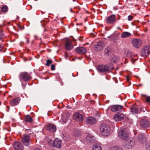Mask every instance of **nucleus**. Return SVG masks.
I'll use <instances>...</instances> for the list:
<instances>
[{"label":"nucleus","mask_w":150,"mask_h":150,"mask_svg":"<svg viewBox=\"0 0 150 150\" xmlns=\"http://www.w3.org/2000/svg\"><path fill=\"white\" fill-rule=\"evenodd\" d=\"M26 131L27 132V133H28V134H30V132H31V130L30 129H26Z\"/></svg>","instance_id":"40"},{"label":"nucleus","mask_w":150,"mask_h":150,"mask_svg":"<svg viewBox=\"0 0 150 150\" xmlns=\"http://www.w3.org/2000/svg\"><path fill=\"white\" fill-rule=\"evenodd\" d=\"M70 11H71V12H72V13H74V11H72V9H71H71H70Z\"/></svg>","instance_id":"45"},{"label":"nucleus","mask_w":150,"mask_h":150,"mask_svg":"<svg viewBox=\"0 0 150 150\" xmlns=\"http://www.w3.org/2000/svg\"><path fill=\"white\" fill-rule=\"evenodd\" d=\"M146 150H150V142L146 144Z\"/></svg>","instance_id":"34"},{"label":"nucleus","mask_w":150,"mask_h":150,"mask_svg":"<svg viewBox=\"0 0 150 150\" xmlns=\"http://www.w3.org/2000/svg\"><path fill=\"white\" fill-rule=\"evenodd\" d=\"M19 78L20 79H22L23 81L27 82L31 79L32 77L29 73L24 72L20 74Z\"/></svg>","instance_id":"3"},{"label":"nucleus","mask_w":150,"mask_h":150,"mask_svg":"<svg viewBox=\"0 0 150 150\" xmlns=\"http://www.w3.org/2000/svg\"><path fill=\"white\" fill-rule=\"evenodd\" d=\"M6 50V49L4 50L3 46H1V45L0 44V51H2L4 52Z\"/></svg>","instance_id":"35"},{"label":"nucleus","mask_w":150,"mask_h":150,"mask_svg":"<svg viewBox=\"0 0 150 150\" xmlns=\"http://www.w3.org/2000/svg\"><path fill=\"white\" fill-rule=\"evenodd\" d=\"M66 121H67V120H66L65 121H64L63 122H64V123H66Z\"/></svg>","instance_id":"47"},{"label":"nucleus","mask_w":150,"mask_h":150,"mask_svg":"<svg viewBox=\"0 0 150 150\" xmlns=\"http://www.w3.org/2000/svg\"><path fill=\"white\" fill-rule=\"evenodd\" d=\"M150 53V46H145L142 49L141 54L142 56H147Z\"/></svg>","instance_id":"6"},{"label":"nucleus","mask_w":150,"mask_h":150,"mask_svg":"<svg viewBox=\"0 0 150 150\" xmlns=\"http://www.w3.org/2000/svg\"><path fill=\"white\" fill-rule=\"evenodd\" d=\"M125 53L126 55L129 57H130L131 56V53L128 50H127L125 52Z\"/></svg>","instance_id":"38"},{"label":"nucleus","mask_w":150,"mask_h":150,"mask_svg":"<svg viewBox=\"0 0 150 150\" xmlns=\"http://www.w3.org/2000/svg\"><path fill=\"white\" fill-rule=\"evenodd\" d=\"M15 150H23V147L21 143L16 142L13 144Z\"/></svg>","instance_id":"20"},{"label":"nucleus","mask_w":150,"mask_h":150,"mask_svg":"<svg viewBox=\"0 0 150 150\" xmlns=\"http://www.w3.org/2000/svg\"><path fill=\"white\" fill-rule=\"evenodd\" d=\"M21 100L20 97H17L12 99L11 101L10 104L12 106H15L19 103Z\"/></svg>","instance_id":"14"},{"label":"nucleus","mask_w":150,"mask_h":150,"mask_svg":"<svg viewBox=\"0 0 150 150\" xmlns=\"http://www.w3.org/2000/svg\"><path fill=\"white\" fill-rule=\"evenodd\" d=\"M110 150H124L123 148L121 146H115L111 147Z\"/></svg>","instance_id":"28"},{"label":"nucleus","mask_w":150,"mask_h":150,"mask_svg":"<svg viewBox=\"0 0 150 150\" xmlns=\"http://www.w3.org/2000/svg\"><path fill=\"white\" fill-rule=\"evenodd\" d=\"M101 44V42H98V44H97V45H96V48H99L100 49L101 48V46L100 45Z\"/></svg>","instance_id":"37"},{"label":"nucleus","mask_w":150,"mask_h":150,"mask_svg":"<svg viewBox=\"0 0 150 150\" xmlns=\"http://www.w3.org/2000/svg\"><path fill=\"white\" fill-rule=\"evenodd\" d=\"M104 52L105 54L108 55L110 53V50H109L108 48H106L105 49Z\"/></svg>","instance_id":"33"},{"label":"nucleus","mask_w":150,"mask_h":150,"mask_svg":"<svg viewBox=\"0 0 150 150\" xmlns=\"http://www.w3.org/2000/svg\"><path fill=\"white\" fill-rule=\"evenodd\" d=\"M52 63V62L51 60L48 59L47 60V63L46 65L47 66H50V64Z\"/></svg>","instance_id":"31"},{"label":"nucleus","mask_w":150,"mask_h":150,"mask_svg":"<svg viewBox=\"0 0 150 150\" xmlns=\"http://www.w3.org/2000/svg\"><path fill=\"white\" fill-rule=\"evenodd\" d=\"M137 138L139 142L141 143H143L146 140V138L144 134L140 133L137 137Z\"/></svg>","instance_id":"16"},{"label":"nucleus","mask_w":150,"mask_h":150,"mask_svg":"<svg viewBox=\"0 0 150 150\" xmlns=\"http://www.w3.org/2000/svg\"><path fill=\"white\" fill-rule=\"evenodd\" d=\"M35 150H41L40 149H39L38 148H37L35 149Z\"/></svg>","instance_id":"46"},{"label":"nucleus","mask_w":150,"mask_h":150,"mask_svg":"<svg viewBox=\"0 0 150 150\" xmlns=\"http://www.w3.org/2000/svg\"><path fill=\"white\" fill-rule=\"evenodd\" d=\"M124 115L121 113H118L114 115V119L116 121H120L122 120L124 118Z\"/></svg>","instance_id":"19"},{"label":"nucleus","mask_w":150,"mask_h":150,"mask_svg":"<svg viewBox=\"0 0 150 150\" xmlns=\"http://www.w3.org/2000/svg\"><path fill=\"white\" fill-rule=\"evenodd\" d=\"M86 122L87 124L93 125L96 123V120L95 118L90 116L86 118Z\"/></svg>","instance_id":"18"},{"label":"nucleus","mask_w":150,"mask_h":150,"mask_svg":"<svg viewBox=\"0 0 150 150\" xmlns=\"http://www.w3.org/2000/svg\"><path fill=\"white\" fill-rule=\"evenodd\" d=\"M74 40L75 42H76V40L75 39H74Z\"/></svg>","instance_id":"48"},{"label":"nucleus","mask_w":150,"mask_h":150,"mask_svg":"<svg viewBox=\"0 0 150 150\" xmlns=\"http://www.w3.org/2000/svg\"><path fill=\"white\" fill-rule=\"evenodd\" d=\"M118 135L120 138L125 140L127 139L129 137V134L125 129H120L118 130Z\"/></svg>","instance_id":"2"},{"label":"nucleus","mask_w":150,"mask_h":150,"mask_svg":"<svg viewBox=\"0 0 150 150\" xmlns=\"http://www.w3.org/2000/svg\"><path fill=\"white\" fill-rule=\"evenodd\" d=\"M73 41L70 39L66 40L65 44V48L66 50L69 51L73 49V46L72 43Z\"/></svg>","instance_id":"13"},{"label":"nucleus","mask_w":150,"mask_h":150,"mask_svg":"<svg viewBox=\"0 0 150 150\" xmlns=\"http://www.w3.org/2000/svg\"><path fill=\"white\" fill-rule=\"evenodd\" d=\"M86 139L88 142H94L96 141L95 137L92 134H89L86 136Z\"/></svg>","instance_id":"22"},{"label":"nucleus","mask_w":150,"mask_h":150,"mask_svg":"<svg viewBox=\"0 0 150 150\" xmlns=\"http://www.w3.org/2000/svg\"><path fill=\"white\" fill-rule=\"evenodd\" d=\"M123 109V107L122 106L117 105H114L112 106L111 109V110L114 112H121Z\"/></svg>","instance_id":"15"},{"label":"nucleus","mask_w":150,"mask_h":150,"mask_svg":"<svg viewBox=\"0 0 150 150\" xmlns=\"http://www.w3.org/2000/svg\"><path fill=\"white\" fill-rule=\"evenodd\" d=\"M73 117L74 120L77 122L82 121L83 119V115L78 112L75 113L74 114Z\"/></svg>","instance_id":"12"},{"label":"nucleus","mask_w":150,"mask_h":150,"mask_svg":"<svg viewBox=\"0 0 150 150\" xmlns=\"http://www.w3.org/2000/svg\"><path fill=\"white\" fill-rule=\"evenodd\" d=\"M97 70L101 73H106L109 71V67L104 65H100L98 66Z\"/></svg>","instance_id":"4"},{"label":"nucleus","mask_w":150,"mask_h":150,"mask_svg":"<svg viewBox=\"0 0 150 150\" xmlns=\"http://www.w3.org/2000/svg\"><path fill=\"white\" fill-rule=\"evenodd\" d=\"M92 150H102L101 147L99 144H95L93 146Z\"/></svg>","instance_id":"27"},{"label":"nucleus","mask_w":150,"mask_h":150,"mask_svg":"<svg viewBox=\"0 0 150 150\" xmlns=\"http://www.w3.org/2000/svg\"><path fill=\"white\" fill-rule=\"evenodd\" d=\"M117 21L115 16V15H112L110 16H108L106 20V22L108 24H112Z\"/></svg>","instance_id":"9"},{"label":"nucleus","mask_w":150,"mask_h":150,"mask_svg":"<svg viewBox=\"0 0 150 150\" xmlns=\"http://www.w3.org/2000/svg\"><path fill=\"white\" fill-rule=\"evenodd\" d=\"M55 66L54 64H52L51 67V68L52 70H54L55 69Z\"/></svg>","instance_id":"39"},{"label":"nucleus","mask_w":150,"mask_h":150,"mask_svg":"<svg viewBox=\"0 0 150 150\" xmlns=\"http://www.w3.org/2000/svg\"><path fill=\"white\" fill-rule=\"evenodd\" d=\"M118 61V59L117 58H116L115 57H113L112 58L111 61L113 63H116Z\"/></svg>","instance_id":"32"},{"label":"nucleus","mask_w":150,"mask_h":150,"mask_svg":"<svg viewBox=\"0 0 150 150\" xmlns=\"http://www.w3.org/2000/svg\"><path fill=\"white\" fill-rule=\"evenodd\" d=\"M8 10V7L6 5L2 6L1 8L0 11H2L3 13H5Z\"/></svg>","instance_id":"29"},{"label":"nucleus","mask_w":150,"mask_h":150,"mask_svg":"<svg viewBox=\"0 0 150 150\" xmlns=\"http://www.w3.org/2000/svg\"><path fill=\"white\" fill-rule=\"evenodd\" d=\"M140 125L143 129L149 127L150 126V121L146 119H142L140 121Z\"/></svg>","instance_id":"5"},{"label":"nucleus","mask_w":150,"mask_h":150,"mask_svg":"<svg viewBox=\"0 0 150 150\" xmlns=\"http://www.w3.org/2000/svg\"><path fill=\"white\" fill-rule=\"evenodd\" d=\"M18 28L20 30H22L23 29V28H22V26H21L20 25H18Z\"/></svg>","instance_id":"42"},{"label":"nucleus","mask_w":150,"mask_h":150,"mask_svg":"<svg viewBox=\"0 0 150 150\" xmlns=\"http://www.w3.org/2000/svg\"><path fill=\"white\" fill-rule=\"evenodd\" d=\"M86 49L83 47H78L76 49V52L80 54H85L86 52Z\"/></svg>","instance_id":"21"},{"label":"nucleus","mask_w":150,"mask_h":150,"mask_svg":"<svg viewBox=\"0 0 150 150\" xmlns=\"http://www.w3.org/2000/svg\"><path fill=\"white\" fill-rule=\"evenodd\" d=\"M134 142L132 140L129 139L125 140L124 142L123 146L127 149H131L134 146Z\"/></svg>","instance_id":"7"},{"label":"nucleus","mask_w":150,"mask_h":150,"mask_svg":"<svg viewBox=\"0 0 150 150\" xmlns=\"http://www.w3.org/2000/svg\"><path fill=\"white\" fill-rule=\"evenodd\" d=\"M18 18H19V17H17V19H18Z\"/></svg>","instance_id":"50"},{"label":"nucleus","mask_w":150,"mask_h":150,"mask_svg":"<svg viewBox=\"0 0 150 150\" xmlns=\"http://www.w3.org/2000/svg\"><path fill=\"white\" fill-rule=\"evenodd\" d=\"M131 34L128 32H124L121 34V37L122 38H126L129 37Z\"/></svg>","instance_id":"24"},{"label":"nucleus","mask_w":150,"mask_h":150,"mask_svg":"<svg viewBox=\"0 0 150 150\" xmlns=\"http://www.w3.org/2000/svg\"><path fill=\"white\" fill-rule=\"evenodd\" d=\"M46 129L49 132L53 133L56 130V127L54 124H48L46 125Z\"/></svg>","instance_id":"11"},{"label":"nucleus","mask_w":150,"mask_h":150,"mask_svg":"<svg viewBox=\"0 0 150 150\" xmlns=\"http://www.w3.org/2000/svg\"><path fill=\"white\" fill-rule=\"evenodd\" d=\"M26 39H27L26 43L28 44L29 42V39H28L27 38H26Z\"/></svg>","instance_id":"43"},{"label":"nucleus","mask_w":150,"mask_h":150,"mask_svg":"<svg viewBox=\"0 0 150 150\" xmlns=\"http://www.w3.org/2000/svg\"><path fill=\"white\" fill-rule=\"evenodd\" d=\"M30 138L28 135H24L22 138L21 141L26 146H28L30 144Z\"/></svg>","instance_id":"10"},{"label":"nucleus","mask_w":150,"mask_h":150,"mask_svg":"<svg viewBox=\"0 0 150 150\" xmlns=\"http://www.w3.org/2000/svg\"><path fill=\"white\" fill-rule=\"evenodd\" d=\"M25 121L27 122H31L33 120L29 115H27L25 116L24 119Z\"/></svg>","instance_id":"26"},{"label":"nucleus","mask_w":150,"mask_h":150,"mask_svg":"<svg viewBox=\"0 0 150 150\" xmlns=\"http://www.w3.org/2000/svg\"><path fill=\"white\" fill-rule=\"evenodd\" d=\"M101 134L104 136H108L110 134V129L109 125L105 123L101 124L100 126Z\"/></svg>","instance_id":"1"},{"label":"nucleus","mask_w":150,"mask_h":150,"mask_svg":"<svg viewBox=\"0 0 150 150\" xmlns=\"http://www.w3.org/2000/svg\"><path fill=\"white\" fill-rule=\"evenodd\" d=\"M132 43L135 47L138 48L142 45V41L139 39H135L132 40Z\"/></svg>","instance_id":"8"},{"label":"nucleus","mask_w":150,"mask_h":150,"mask_svg":"<svg viewBox=\"0 0 150 150\" xmlns=\"http://www.w3.org/2000/svg\"><path fill=\"white\" fill-rule=\"evenodd\" d=\"M118 29H121V28H120V27H118Z\"/></svg>","instance_id":"49"},{"label":"nucleus","mask_w":150,"mask_h":150,"mask_svg":"<svg viewBox=\"0 0 150 150\" xmlns=\"http://www.w3.org/2000/svg\"><path fill=\"white\" fill-rule=\"evenodd\" d=\"M143 100L145 102L150 104V96L146 95H142Z\"/></svg>","instance_id":"25"},{"label":"nucleus","mask_w":150,"mask_h":150,"mask_svg":"<svg viewBox=\"0 0 150 150\" xmlns=\"http://www.w3.org/2000/svg\"><path fill=\"white\" fill-rule=\"evenodd\" d=\"M81 134V131L79 130L74 131L73 133L74 135L77 137H79Z\"/></svg>","instance_id":"30"},{"label":"nucleus","mask_w":150,"mask_h":150,"mask_svg":"<svg viewBox=\"0 0 150 150\" xmlns=\"http://www.w3.org/2000/svg\"><path fill=\"white\" fill-rule=\"evenodd\" d=\"M133 17L131 15H129L127 17V19L129 21H130L133 19Z\"/></svg>","instance_id":"36"},{"label":"nucleus","mask_w":150,"mask_h":150,"mask_svg":"<svg viewBox=\"0 0 150 150\" xmlns=\"http://www.w3.org/2000/svg\"><path fill=\"white\" fill-rule=\"evenodd\" d=\"M4 37L2 33H0V40H1Z\"/></svg>","instance_id":"41"},{"label":"nucleus","mask_w":150,"mask_h":150,"mask_svg":"<svg viewBox=\"0 0 150 150\" xmlns=\"http://www.w3.org/2000/svg\"><path fill=\"white\" fill-rule=\"evenodd\" d=\"M62 141L58 139H55L53 142V145L54 147L60 148L61 146Z\"/></svg>","instance_id":"17"},{"label":"nucleus","mask_w":150,"mask_h":150,"mask_svg":"<svg viewBox=\"0 0 150 150\" xmlns=\"http://www.w3.org/2000/svg\"><path fill=\"white\" fill-rule=\"evenodd\" d=\"M131 112L133 113H137L140 112L142 110V108L140 107L139 110L138 108L134 107H132L130 108Z\"/></svg>","instance_id":"23"},{"label":"nucleus","mask_w":150,"mask_h":150,"mask_svg":"<svg viewBox=\"0 0 150 150\" xmlns=\"http://www.w3.org/2000/svg\"><path fill=\"white\" fill-rule=\"evenodd\" d=\"M116 40H119V38L118 37H116Z\"/></svg>","instance_id":"44"}]
</instances>
